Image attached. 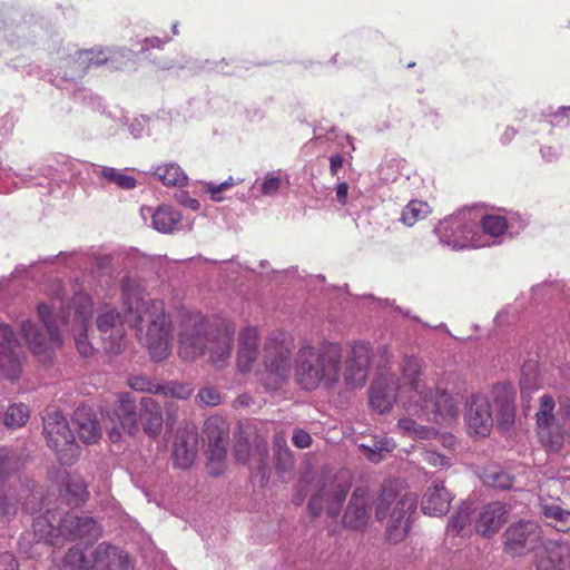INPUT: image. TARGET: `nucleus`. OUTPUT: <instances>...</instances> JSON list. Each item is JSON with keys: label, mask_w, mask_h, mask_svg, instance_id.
Listing matches in <instances>:
<instances>
[{"label": "nucleus", "mask_w": 570, "mask_h": 570, "mask_svg": "<svg viewBox=\"0 0 570 570\" xmlns=\"http://www.w3.org/2000/svg\"><path fill=\"white\" fill-rule=\"evenodd\" d=\"M228 432V423L219 415L209 416L204 423V434L208 443L226 441Z\"/></svg>", "instance_id": "nucleus-37"}, {"label": "nucleus", "mask_w": 570, "mask_h": 570, "mask_svg": "<svg viewBox=\"0 0 570 570\" xmlns=\"http://www.w3.org/2000/svg\"><path fill=\"white\" fill-rule=\"evenodd\" d=\"M370 352V343L365 341L355 342L351 346V352L345 361L342 373L347 389H357L365 384L371 361Z\"/></svg>", "instance_id": "nucleus-16"}, {"label": "nucleus", "mask_w": 570, "mask_h": 570, "mask_svg": "<svg viewBox=\"0 0 570 570\" xmlns=\"http://www.w3.org/2000/svg\"><path fill=\"white\" fill-rule=\"evenodd\" d=\"M116 416L125 432L132 435L138 431L136 401L128 392L118 394Z\"/></svg>", "instance_id": "nucleus-29"}, {"label": "nucleus", "mask_w": 570, "mask_h": 570, "mask_svg": "<svg viewBox=\"0 0 570 570\" xmlns=\"http://www.w3.org/2000/svg\"><path fill=\"white\" fill-rule=\"evenodd\" d=\"M28 419L29 409L26 404H12L7 409L3 415V423L10 429H17L24 425Z\"/></svg>", "instance_id": "nucleus-45"}, {"label": "nucleus", "mask_w": 570, "mask_h": 570, "mask_svg": "<svg viewBox=\"0 0 570 570\" xmlns=\"http://www.w3.org/2000/svg\"><path fill=\"white\" fill-rule=\"evenodd\" d=\"M556 402L552 395L543 394L539 399V409L535 412L537 433L541 444L550 452H559L564 442L570 443V405L560 401L563 412L564 425H561L554 414Z\"/></svg>", "instance_id": "nucleus-12"}, {"label": "nucleus", "mask_w": 570, "mask_h": 570, "mask_svg": "<svg viewBox=\"0 0 570 570\" xmlns=\"http://www.w3.org/2000/svg\"><path fill=\"white\" fill-rule=\"evenodd\" d=\"M140 420L144 432L151 439L159 435L163 429L164 417L160 405L150 396L140 400Z\"/></svg>", "instance_id": "nucleus-27"}, {"label": "nucleus", "mask_w": 570, "mask_h": 570, "mask_svg": "<svg viewBox=\"0 0 570 570\" xmlns=\"http://www.w3.org/2000/svg\"><path fill=\"white\" fill-rule=\"evenodd\" d=\"M243 181L244 179L242 178L234 179L233 177H229L228 179L224 180L220 184L208 183L206 184V191L209 193L212 200L222 202L224 199V197L222 196V193L224 190Z\"/></svg>", "instance_id": "nucleus-52"}, {"label": "nucleus", "mask_w": 570, "mask_h": 570, "mask_svg": "<svg viewBox=\"0 0 570 570\" xmlns=\"http://www.w3.org/2000/svg\"><path fill=\"white\" fill-rule=\"evenodd\" d=\"M560 148L553 146H542L540 148V155L543 161L553 163L560 157Z\"/></svg>", "instance_id": "nucleus-63"}, {"label": "nucleus", "mask_w": 570, "mask_h": 570, "mask_svg": "<svg viewBox=\"0 0 570 570\" xmlns=\"http://www.w3.org/2000/svg\"><path fill=\"white\" fill-rule=\"evenodd\" d=\"M421 361L416 356H405L402 362V377L413 393V413L426 421L445 424L459 414V404L446 391L438 387L435 391L424 387L419 382Z\"/></svg>", "instance_id": "nucleus-6"}, {"label": "nucleus", "mask_w": 570, "mask_h": 570, "mask_svg": "<svg viewBox=\"0 0 570 570\" xmlns=\"http://www.w3.org/2000/svg\"><path fill=\"white\" fill-rule=\"evenodd\" d=\"M358 448L371 462L377 463L384 458V453L395 449V442L385 435H375L367 443H361Z\"/></svg>", "instance_id": "nucleus-33"}, {"label": "nucleus", "mask_w": 570, "mask_h": 570, "mask_svg": "<svg viewBox=\"0 0 570 570\" xmlns=\"http://www.w3.org/2000/svg\"><path fill=\"white\" fill-rule=\"evenodd\" d=\"M275 465L278 471H288L293 466V455L284 438H276L274 443Z\"/></svg>", "instance_id": "nucleus-47"}, {"label": "nucleus", "mask_w": 570, "mask_h": 570, "mask_svg": "<svg viewBox=\"0 0 570 570\" xmlns=\"http://www.w3.org/2000/svg\"><path fill=\"white\" fill-rule=\"evenodd\" d=\"M399 384L393 374L379 375L370 389V404L379 413L383 414L391 410L396 401Z\"/></svg>", "instance_id": "nucleus-20"}, {"label": "nucleus", "mask_w": 570, "mask_h": 570, "mask_svg": "<svg viewBox=\"0 0 570 570\" xmlns=\"http://www.w3.org/2000/svg\"><path fill=\"white\" fill-rule=\"evenodd\" d=\"M348 489L350 488L346 483H333L331 485L330 498L326 499L327 513L331 518H336L338 515Z\"/></svg>", "instance_id": "nucleus-44"}, {"label": "nucleus", "mask_w": 570, "mask_h": 570, "mask_svg": "<svg viewBox=\"0 0 570 570\" xmlns=\"http://www.w3.org/2000/svg\"><path fill=\"white\" fill-rule=\"evenodd\" d=\"M197 399L203 405L206 406H216L220 403V394L214 387H204L200 389Z\"/></svg>", "instance_id": "nucleus-56"}, {"label": "nucleus", "mask_w": 570, "mask_h": 570, "mask_svg": "<svg viewBox=\"0 0 570 570\" xmlns=\"http://www.w3.org/2000/svg\"><path fill=\"white\" fill-rule=\"evenodd\" d=\"M328 494L324 489H322L318 493L312 495L308 501L307 508L313 517H317L321 514L323 510L324 495Z\"/></svg>", "instance_id": "nucleus-58"}, {"label": "nucleus", "mask_w": 570, "mask_h": 570, "mask_svg": "<svg viewBox=\"0 0 570 570\" xmlns=\"http://www.w3.org/2000/svg\"><path fill=\"white\" fill-rule=\"evenodd\" d=\"M292 441L295 446L299 449L308 448L312 443V438L309 433L304 430H295L292 436Z\"/></svg>", "instance_id": "nucleus-59"}, {"label": "nucleus", "mask_w": 570, "mask_h": 570, "mask_svg": "<svg viewBox=\"0 0 570 570\" xmlns=\"http://www.w3.org/2000/svg\"><path fill=\"white\" fill-rule=\"evenodd\" d=\"M22 498L23 494L18 493L16 489H2L0 491V517L10 518L14 515Z\"/></svg>", "instance_id": "nucleus-42"}, {"label": "nucleus", "mask_w": 570, "mask_h": 570, "mask_svg": "<svg viewBox=\"0 0 570 570\" xmlns=\"http://www.w3.org/2000/svg\"><path fill=\"white\" fill-rule=\"evenodd\" d=\"M370 494L365 488H356L345 510L343 522L350 529H362L370 518Z\"/></svg>", "instance_id": "nucleus-21"}, {"label": "nucleus", "mask_w": 570, "mask_h": 570, "mask_svg": "<svg viewBox=\"0 0 570 570\" xmlns=\"http://www.w3.org/2000/svg\"><path fill=\"white\" fill-rule=\"evenodd\" d=\"M541 540V528L533 521H519L504 532V550L515 557L533 550Z\"/></svg>", "instance_id": "nucleus-15"}, {"label": "nucleus", "mask_w": 570, "mask_h": 570, "mask_svg": "<svg viewBox=\"0 0 570 570\" xmlns=\"http://www.w3.org/2000/svg\"><path fill=\"white\" fill-rule=\"evenodd\" d=\"M194 389L190 384L187 383H169L166 385H160V392L161 394L179 400H186L188 399Z\"/></svg>", "instance_id": "nucleus-51"}, {"label": "nucleus", "mask_w": 570, "mask_h": 570, "mask_svg": "<svg viewBox=\"0 0 570 570\" xmlns=\"http://www.w3.org/2000/svg\"><path fill=\"white\" fill-rule=\"evenodd\" d=\"M380 179L384 183L394 181L399 176V164L395 159H390L380 165L379 168Z\"/></svg>", "instance_id": "nucleus-55"}, {"label": "nucleus", "mask_w": 570, "mask_h": 570, "mask_svg": "<svg viewBox=\"0 0 570 570\" xmlns=\"http://www.w3.org/2000/svg\"><path fill=\"white\" fill-rule=\"evenodd\" d=\"M180 214L170 206H159L153 214V227L163 234L171 233L179 223Z\"/></svg>", "instance_id": "nucleus-34"}, {"label": "nucleus", "mask_w": 570, "mask_h": 570, "mask_svg": "<svg viewBox=\"0 0 570 570\" xmlns=\"http://www.w3.org/2000/svg\"><path fill=\"white\" fill-rule=\"evenodd\" d=\"M431 207L426 202L413 199L403 208L400 220L409 226H414L419 220L426 218Z\"/></svg>", "instance_id": "nucleus-36"}, {"label": "nucleus", "mask_w": 570, "mask_h": 570, "mask_svg": "<svg viewBox=\"0 0 570 570\" xmlns=\"http://www.w3.org/2000/svg\"><path fill=\"white\" fill-rule=\"evenodd\" d=\"M32 528L38 542L43 541L52 547H60L66 541L78 539L94 541L101 534V528L92 517L73 511L61 515L48 510L35 519Z\"/></svg>", "instance_id": "nucleus-7"}, {"label": "nucleus", "mask_w": 570, "mask_h": 570, "mask_svg": "<svg viewBox=\"0 0 570 570\" xmlns=\"http://www.w3.org/2000/svg\"><path fill=\"white\" fill-rule=\"evenodd\" d=\"M508 508L502 502H491L479 512L474 530L484 535L491 537L497 533L507 520Z\"/></svg>", "instance_id": "nucleus-22"}, {"label": "nucleus", "mask_w": 570, "mask_h": 570, "mask_svg": "<svg viewBox=\"0 0 570 570\" xmlns=\"http://www.w3.org/2000/svg\"><path fill=\"white\" fill-rule=\"evenodd\" d=\"M416 497L406 493L399 497L392 490L383 489L376 504L375 517L379 521L390 517L386 539L391 543L401 542L409 532L411 517L416 512Z\"/></svg>", "instance_id": "nucleus-10"}, {"label": "nucleus", "mask_w": 570, "mask_h": 570, "mask_svg": "<svg viewBox=\"0 0 570 570\" xmlns=\"http://www.w3.org/2000/svg\"><path fill=\"white\" fill-rule=\"evenodd\" d=\"M343 352L340 344L323 341L301 345L293 362L296 384L305 391L332 389L340 380Z\"/></svg>", "instance_id": "nucleus-3"}, {"label": "nucleus", "mask_w": 570, "mask_h": 570, "mask_svg": "<svg viewBox=\"0 0 570 570\" xmlns=\"http://www.w3.org/2000/svg\"><path fill=\"white\" fill-rule=\"evenodd\" d=\"M286 175L282 170L266 173L263 177L257 178L248 190V197L259 199L262 197H273L277 195L284 185Z\"/></svg>", "instance_id": "nucleus-28"}, {"label": "nucleus", "mask_w": 570, "mask_h": 570, "mask_svg": "<svg viewBox=\"0 0 570 570\" xmlns=\"http://www.w3.org/2000/svg\"><path fill=\"white\" fill-rule=\"evenodd\" d=\"M47 293L50 296V305L40 303L37 306V314L45 330L30 320L21 323V333L31 351L37 355L47 353L59 346L63 332L70 330L78 352L83 357L91 356L94 346L87 336L94 311L90 296L82 291H75L69 298L61 281H56Z\"/></svg>", "instance_id": "nucleus-1"}, {"label": "nucleus", "mask_w": 570, "mask_h": 570, "mask_svg": "<svg viewBox=\"0 0 570 570\" xmlns=\"http://www.w3.org/2000/svg\"><path fill=\"white\" fill-rule=\"evenodd\" d=\"M149 119L145 116L134 118L129 126V132L134 138H141L146 131Z\"/></svg>", "instance_id": "nucleus-57"}, {"label": "nucleus", "mask_w": 570, "mask_h": 570, "mask_svg": "<svg viewBox=\"0 0 570 570\" xmlns=\"http://www.w3.org/2000/svg\"><path fill=\"white\" fill-rule=\"evenodd\" d=\"M559 548L546 550L537 561V570H566Z\"/></svg>", "instance_id": "nucleus-48"}, {"label": "nucleus", "mask_w": 570, "mask_h": 570, "mask_svg": "<svg viewBox=\"0 0 570 570\" xmlns=\"http://www.w3.org/2000/svg\"><path fill=\"white\" fill-rule=\"evenodd\" d=\"M514 400L512 386L504 383L495 384L489 394H473L464 414L469 433L488 436L494 424V410L499 429L509 430L515 419Z\"/></svg>", "instance_id": "nucleus-4"}, {"label": "nucleus", "mask_w": 570, "mask_h": 570, "mask_svg": "<svg viewBox=\"0 0 570 570\" xmlns=\"http://www.w3.org/2000/svg\"><path fill=\"white\" fill-rule=\"evenodd\" d=\"M0 570H19L18 561L10 552L0 554Z\"/></svg>", "instance_id": "nucleus-64"}, {"label": "nucleus", "mask_w": 570, "mask_h": 570, "mask_svg": "<svg viewBox=\"0 0 570 570\" xmlns=\"http://www.w3.org/2000/svg\"><path fill=\"white\" fill-rule=\"evenodd\" d=\"M18 455L12 451L0 449V481L9 478L18 470Z\"/></svg>", "instance_id": "nucleus-49"}, {"label": "nucleus", "mask_w": 570, "mask_h": 570, "mask_svg": "<svg viewBox=\"0 0 570 570\" xmlns=\"http://www.w3.org/2000/svg\"><path fill=\"white\" fill-rule=\"evenodd\" d=\"M95 173L106 179L109 183L117 185L122 189H134L137 185V180L120 169L112 167H98Z\"/></svg>", "instance_id": "nucleus-38"}, {"label": "nucleus", "mask_w": 570, "mask_h": 570, "mask_svg": "<svg viewBox=\"0 0 570 570\" xmlns=\"http://www.w3.org/2000/svg\"><path fill=\"white\" fill-rule=\"evenodd\" d=\"M32 27L26 14L14 6L0 7V36L11 46L29 41Z\"/></svg>", "instance_id": "nucleus-17"}, {"label": "nucleus", "mask_w": 570, "mask_h": 570, "mask_svg": "<svg viewBox=\"0 0 570 570\" xmlns=\"http://www.w3.org/2000/svg\"><path fill=\"white\" fill-rule=\"evenodd\" d=\"M66 495L68 504L79 505L88 497L87 485L81 476H70L66 483Z\"/></svg>", "instance_id": "nucleus-41"}, {"label": "nucleus", "mask_w": 570, "mask_h": 570, "mask_svg": "<svg viewBox=\"0 0 570 570\" xmlns=\"http://www.w3.org/2000/svg\"><path fill=\"white\" fill-rule=\"evenodd\" d=\"M475 509L473 503L463 502L458 511L450 518L446 533L452 535H468L474 529L472 524L474 520Z\"/></svg>", "instance_id": "nucleus-31"}, {"label": "nucleus", "mask_w": 570, "mask_h": 570, "mask_svg": "<svg viewBox=\"0 0 570 570\" xmlns=\"http://www.w3.org/2000/svg\"><path fill=\"white\" fill-rule=\"evenodd\" d=\"M540 509L546 519L553 521V525L558 531H570V511L562 508L558 501L542 500Z\"/></svg>", "instance_id": "nucleus-32"}, {"label": "nucleus", "mask_w": 570, "mask_h": 570, "mask_svg": "<svg viewBox=\"0 0 570 570\" xmlns=\"http://www.w3.org/2000/svg\"><path fill=\"white\" fill-rule=\"evenodd\" d=\"M196 455L195 440L193 435L178 432L173 444V459L176 466L187 469L191 465Z\"/></svg>", "instance_id": "nucleus-30"}, {"label": "nucleus", "mask_w": 570, "mask_h": 570, "mask_svg": "<svg viewBox=\"0 0 570 570\" xmlns=\"http://www.w3.org/2000/svg\"><path fill=\"white\" fill-rule=\"evenodd\" d=\"M52 259H56L72 269L85 271L91 266L97 272L101 273L111 267L114 256L111 254L88 249L60 252Z\"/></svg>", "instance_id": "nucleus-19"}, {"label": "nucleus", "mask_w": 570, "mask_h": 570, "mask_svg": "<svg viewBox=\"0 0 570 570\" xmlns=\"http://www.w3.org/2000/svg\"><path fill=\"white\" fill-rule=\"evenodd\" d=\"M540 384L538 382V375L535 365L532 363L524 364L521 370L520 390L523 402H528L531 394L539 390Z\"/></svg>", "instance_id": "nucleus-40"}, {"label": "nucleus", "mask_w": 570, "mask_h": 570, "mask_svg": "<svg viewBox=\"0 0 570 570\" xmlns=\"http://www.w3.org/2000/svg\"><path fill=\"white\" fill-rule=\"evenodd\" d=\"M293 340L287 333L274 332L266 337L263 348V380L268 390H277L288 381L293 368Z\"/></svg>", "instance_id": "nucleus-11"}, {"label": "nucleus", "mask_w": 570, "mask_h": 570, "mask_svg": "<svg viewBox=\"0 0 570 570\" xmlns=\"http://www.w3.org/2000/svg\"><path fill=\"white\" fill-rule=\"evenodd\" d=\"M118 57L129 61L132 59V51L127 48H107L76 50L73 53L58 52V58L55 60V66L50 73V81L62 89H67L69 85L76 87V81L90 67L112 63Z\"/></svg>", "instance_id": "nucleus-8"}, {"label": "nucleus", "mask_w": 570, "mask_h": 570, "mask_svg": "<svg viewBox=\"0 0 570 570\" xmlns=\"http://www.w3.org/2000/svg\"><path fill=\"white\" fill-rule=\"evenodd\" d=\"M118 558L121 566H127L128 557L117 547L107 542L99 543L88 558L81 547L75 546L69 549L63 558V567L67 570H91L94 567L110 569V559Z\"/></svg>", "instance_id": "nucleus-14"}, {"label": "nucleus", "mask_w": 570, "mask_h": 570, "mask_svg": "<svg viewBox=\"0 0 570 570\" xmlns=\"http://www.w3.org/2000/svg\"><path fill=\"white\" fill-rule=\"evenodd\" d=\"M234 335L235 327L224 323L208 337L204 318L199 315L188 316L181 323L179 355L186 361H193L207 350L214 366L223 368L230 356Z\"/></svg>", "instance_id": "nucleus-5"}, {"label": "nucleus", "mask_w": 570, "mask_h": 570, "mask_svg": "<svg viewBox=\"0 0 570 570\" xmlns=\"http://www.w3.org/2000/svg\"><path fill=\"white\" fill-rule=\"evenodd\" d=\"M209 460L222 461L226 455V441L223 442H209Z\"/></svg>", "instance_id": "nucleus-61"}, {"label": "nucleus", "mask_w": 570, "mask_h": 570, "mask_svg": "<svg viewBox=\"0 0 570 570\" xmlns=\"http://www.w3.org/2000/svg\"><path fill=\"white\" fill-rule=\"evenodd\" d=\"M120 288L125 321L140 332L147 327L146 344L151 358H166L170 352V325L164 303L146 299L140 281L130 275L122 277Z\"/></svg>", "instance_id": "nucleus-2"}, {"label": "nucleus", "mask_w": 570, "mask_h": 570, "mask_svg": "<svg viewBox=\"0 0 570 570\" xmlns=\"http://www.w3.org/2000/svg\"><path fill=\"white\" fill-rule=\"evenodd\" d=\"M153 174L166 186L180 187L187 181L186 174L179 165L175 163L157 166Z\"/></svg>", "instance_id": "nucleus-35"}, {"label": "nucleus", "mask_w": 570, "mask_h": 570, "mask_svg": "<svg viewBox=\"0 0 570 570\" xmlns=\"http://www.w3.org/2000/svg\"><path fill=\"white\" fill-rule=\"evenodd\" d=\"M177 202L186 208L197 212L200 208V203L188 195L186 191H179L176 194Z\"/></svg>", "instance_id": "nucleus-60"}, {"label": "nucleus", "mask_w": 570, "mask_h": 570, "mask_svg": "<svg viewBox=\"0 0 570 570\" xmlns=\"http://www.w3.org/2000/svg\"><path fill=\"white\" fill-rule=\"evenodd\" d=\"M170 41L169 37L159 38V37H149L142 40L141 42V51H148L150 49H160L163 46Z\"/></svg>", "instance_id": "nucleus-62"}, {"label": "nucleus", "mask_w": 570, "mask_h": 570, "mask_svg": "<svg viewBox=\"0 0 570 570\" xmlns=\"http://www.w3.org/2000/svg\"><path fill=\"white\" fill-rule=\"evenodd\" d=\"M18 341L9 325L0 324V375L16 380L21 372V360L16 351Z\"/></svg>", "instance_id": "nucleus-18"}, {"label": "nucleus", "mask_w": 570, "mask_h": 570, "mask_svg": "<svg viewBox=\"0 0 570 570\" xmlns=\"http://www.w3.org/2000/svg\"><path fill=\"white\" fill-rule=\"evenodd\" d=\"M397 425L404 434L414 439L432 440L436 436V431L434 429L421 425L411 417L400 419Z\"/></svg>", "instance_id": "nucleus-39"}, {"label": "nucleus", "mask_w": 570, "mask_h": 570, "mask_svg": "<svg viewBox=\"0 0 570 570\" xmlns=\"http://www.w3.org/2000/svg\"><path fill=\"white\" fill-rule=\"evenodd\" d=\"M258 356V334L256 328L246 327L239 334V348L237 352V367L247 372Z\"/></svg>", "instance_id": "nucleus-26"}, {"label": "nucleus", "mask_w": 570, "mask_h": 570, "mask_svg": "<svg viewBox=\"0 0 570 570\" xmlns=\"http://www.w3.org/2000/svg\"><path fill=\"white\" fill-rule=\"evenodd\" d=\"M121 324V317L116 307L104 306L97 317V327L102 334L116 330Z\"/></svg>", "instance_id": "nucleus-46"}, {"label": "nucleus", "mask_w": 570, "mask_h": 570, "mask_svg": "<svg viewBox=\"0 0 570 570\" xmlns=\"http://www.w3.org/2000/svg\"><path fill=\"white\" fill-rule=\"evenodd\" d=\"M72 422L83 443H96L101 436V430L96 414L90 406L80 405L73 412Z\"/></svg>", "instance_id": "nucleus-24"}, {"label": "nucleus", "mask_w": 570, "mask_h": 570, "mask_svg": "<svg viewBox=\"0 0 570 570\" xmlns=\"http://www.w3.org/2000/svg\"><path fill=\"white\" fill-rule=\"evenodd\" d=\"M453 497L446 490L442 481H434L425 491L422 499L424 514L441 517L449 512Z\"/></svg>", "instance_id": "nucleus-23"}, {"label": "nucleus", "mask_w": 570, "mask_h": 570, "mask_svg": "<svg viewBox=\"0 0 570 570\" xmlns=\"http://www.w3.org/2000/svg\"><path fill=\"white\" fill-rule=\"evenodd\" d=\"M478 224L479 230H483V240L489 243V246L500 244L503 234L514 229V218L499 214H487L478 220Z\"/></svg>", "instance_id": "nucleus-25"}, {"label": "nucleus", "mask_w": 570, "mask_h": 570, "mask_svg": "<svg viewBox=\"0 0 570 570\" xmlns=\"http://www.w3.org/2000/svg\"><path fill=\"white\" fill-rule=\"evenodd\" d=\"M47 444L55 451L61 464L71 465L79 456V446L69 422L60 412H47L43 416Z\"/></svg>", "instance_id": "nucleus-13"}, {"label": "nucleus", "mask_w": 570, "mask_h": 570, "mask_svg": "<svg viewBox=\"0 0 570 570\" xmlns=\"http://www.w3.org/2000/svg\"><path fill=\"white\" fill-rule=\"evenodd\" d=\"M434 233L441 244L453 249L481 248L490 245L483 240L479 233L476 213L471 209H462L440 220L434 227Z\"/></svg>", "instance_id": "nucleus-9"}, {"label": "nucleus", "mask_w": 570, "mask_h": 570, "mask_svg": "<svg viewBox=\"0 0 570 570\" xmlns=\"http://www.w3.org/2000/svg\"><path fill=\"white\" fill-rule=\"evenodd\" d=\"M546 117L553 127H568L570 125V106H561L547 112Z\"/></svg>", "instance_id": "nucleus-53"}, {"label": "nucleus", "mask_w": 570, "mask_h": 570, "mask_svg": "<svg viewBox=\"0 0 570 570\" xmlns=\"http://www.w3.org/2000/svg\"><path fill=\"white\" fill-rule=\"evenodd\" d=\"M421 460L433 468H449L452 464L450 456L441 454L431 448L422 449Z\"/></svg>", "instance_id": "nucleus-50"}, {"label": "nucleus", "mask_w": 570, "mask_h": 570, "mask_svg": "<svg viewBox=\"0 0 570 570\" xmlns=\"http://www.w3.org/2000/svg\"><path fill=\"white\" fill-rule=\"evenodd\" d=\"M482 481L485 485L498 489H509L512 485L510 474L499 466L485 469L482 474Z\"/></svg>", "instance_id": "nucleus-43"}, {"label": "nucleus", "mask_w": 570, "mask_h": 570, "mask_svg": "<svg viewBox=\"0 0 570 570\" xmlns=\"http://www.w3.org/2000/svg\"><path fill=\"white\" fill-rule=\"evenodd\" d=\"M129 386L139 392L159 393L160 384L154 383L142 376H134L129 379Z\"/></svg>", "instance_id": "nucleus-54"}]
</instances>
